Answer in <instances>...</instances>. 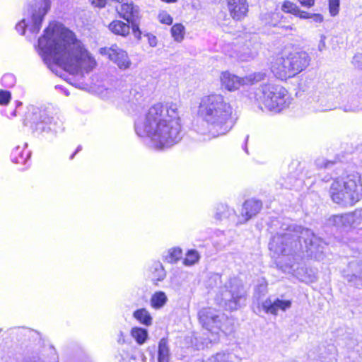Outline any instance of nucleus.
<instances>
[{
	"mask_svg": "<svg viewBox=\"0 0 362 362\" xmlns=\"http://www.w3.org/2000/svg\"><path fill=\"white\" fill-rule=\"evenodd\" d=\"M38 47L45 57L72 75L88 74L98 65L94 56L69 29L49 23L38 40Z\"/></svg>",
	"mask_w": 362,
	"mask_h": 362,
	"instance_id": "f257e3e1",
	"label": "nucleus"
},
{
	"mask_svg": "<svg viewBox=\"0 0 362 362\" xmlns=\"http://www.w3.org/2000/svg\"><path fill=\"white\" fill-rule=\"evenodd\" d=\"M181 122L176 103H156L147 110L142 121L135 124L138 135H148L160 146H172L180 139Z\"/></svg>",
	"mask_w": 362,
	"mask_h": 362,
	"instance_id": "f03ea898",
	"label": "nucleus"
},
{
	"mask_svg": "<svg viewBox=\"0 0 362 362\" xmlns=\"http://www.w3.org/2000/svg\"><path fill=\"white\" fill-rule=\"evenodd\" d=\"M198 114L216 136L229 132L238 119L232 105L220 93H213L203 96L198 107Z\"/></svg>",
	"mask_w": 362,
	"mask_h": 362,
	"instance_id": "7ed1b4c3",
	"label": "nucleus"
},
{
	"mask_svg": "<svg viewBox=\"0 0 362 362\" xmlns=\"http://www.w3.org/2000/svg\"><path fill=\"white\" fill-rule=\"evenodd\" d=\"M329 196L336 204L353 206L362 199V179L358 173L354 172L332 180Z\"/></svg>",
	"mask_w": 362,
	"mask_h": 362,
	"instance_id": "20e7f679",
	"label": "nucleus"
},
{
	"mask_svg": "<svg viewBox=\"0 0 362 362\" xmlns=\"http://www.w3.org/2000/svg\"><path fill=\"white\" fill-rule=\"evenodd\" d=\"M309 63L310 57L304 51L281 52L272 62L271 71L276 78L286 81L305 70Z\"/></svg>",
	"mask_w": 362,
	"mask_h": 362,
	"instance_id": "39448f33",
	"label": "nucleus"
},
{
	"mask_svg": "<svg viewBox=\"0 0 362 362\" xmlns=\"http://www.w3.org/2000/svg\"><path fill=\"white\" fill-rule=\"evenodd\" d=\"M197 319L202 327L214 336V342L219 340L221 334L227 335L234 329L231 317H221L215 309L210 307L202 308L197 313Z\"/></svg>",
	"mask_w": 362,
	"mask_h": 362,
	"instance_id": "423d86ee",
	"label": "nucleus"
},
{
	"mask_svg": "<svg viewBox=\"0 0 362 362\" xmlns=\"http://www.w3.org/2000/svg\"><path fill=\"white\" fill-rule=\"evenodd\" d=\"M260 103L270 111L279 112L286 103L287 90L282 86L265 83L262 86Z\"/></svg>",
	"mask_w": 362,
	"mask_h": 362,
	"instance_id": "0eeeda50",
	"label": "nucleus"
},
{
	"mask_svg": "<svg viewBox=\"0 0 362 362\" xmlns=\"http://www.w3.org/2000/svg\"><path fill=\"white\" fill-rule=\"evenodd\" d=\"M266 74L263 72H254L243 77L238 76L229 71H223L220 74L221 88L235 92L244 86H252L264 80Z\"/></svg>",
	"mask_w": 362,
	"mask_h": 362,
	"instance_id": "6e6552de",
	"label": "nucleus"
},
{
	"mask_svg": "<svg viewBox=\"0 0 362 362\" xmlns=\"http://www.w3.org/2000/svg\"><path fill=\"white\" fill-rule=\"evenodd\" d=\"M50 0H42V4L40 6H38L35 5L33 8L30 23L26 24L25 19H23L16 25L17 31L20 34L24 35L25 33L26 27L30 26V30L33 33H39L44 17L50 9Z\"/></svg>",
	"mask_w": 362,
	"mask_h": 362,
	"instance_id": "1a4fd4ad",
	"label": "nucleus"
},
{
	"mask_svg": "<svg viewBox=\"0 0 362 362\" xmlns=\"http://www.w3.org/2000/svg\"><path fill=\"white\" fill-rule=\"evenodd\" d=\"M100 53L102 55L106 56L121 69H128L131 65V62L127 52L119 48L117 44H113L110 47L100 48Z\"/></svg>",
	"mask_w": 362,
	"mask_h": 362,
	"instance_id": "9d476101",
	"label": "nucleus"
},
{
	"mask_svg": "<svg viewBox=\"0 0 362 362\" xmlns=\"http://www.w3.org/2000/svg\"><path fill=\"white\" fill-rule=\"evenodd\" d=\"M226 6L230 17L235 21H242L248 16V0H226Z\"/></svg>",
	"mask_w": 362,
	"mask_h": 362,
	"instance_id": "9b49d317",
	"label": "nucleus"
},
{
	"mask_svg": "<svg viewBox=\"0 0 362 362\" xmlns=\"http://www.w3.org/2000/svg\"><path fill=\"white\" fill-rule=\"evenodd\" d=\"M262 208L261 201L250 199L246 200L242 207L241 218L238 220L239 224H243L248 221L252 217L258 214Z\"/></svg>",
	"mask_w": 362,
	"mask_h": 362,
	"instance_id": "f8f14e48",
	"label": "nucleus"
},
{
	"mask_svg": "<svg viewBox=\"0 0 362 362\" xmlns=\"http://www.w3.org/2000/svg\"><path fill=\"white\" fill-rule=\"evenodd\" d=\"M292 302L290 300H280L276 298L273 302L266 299L262 304V308L265 313L277 315L279 310L286 311L291 307Z\"/></svg>",
	"mask_w": 362,
	"mask_h": 362,
	"instance_id": "ddd939ff",
	"label": "nucleus"
},
{
	"mask_svg": "<svg viewBox=\"0 0 362 362\" xmlns=\"http://www.w3.org/2000/svg\"><path fill=\"white\" fill-rule=\"evenodd\" d=\"M281 10L284 13L291 15L299 19L312 18L310 12L302 10L295 2L290 0H285L281 3Z\"/></svg>",
	"mask_w": 362,
	"mask_h": 362,
	"instance_id": "4468645a",
	"label": "nucleus"
},
{
	"mask_svg": "<svg viewBox=\"0 0 362 362\" xmlns=\"http://www.w3.org/2000/svg\"><path fill=\"white\" fill-rule=\"evenodd\" d=\"M275 21L272 23L274 28L281 30V34L284 36H288L293 35V33L296 31L293 23H291L288 17L281 13H276Z\"/></svg>",
	"mask_w": 362,
	"mask_h": 362,
	"instance_id": "2eb2a0df",
	"label": "nucleus"
},
{
	"mask_svg": "<svg viewBox=\"0 0 362 362\" xmlns=\"http://www.w3.org/2000/svg\"><path fill=\"white\" fill-rule=\"evenodd\" d=\"M116 11L118 16L121 18L126 20L128 23L133 21L138 12L136 6H135L132 1L122 3Z\"/></svg>",
	"mask_w": 362,
	"mask_h": 362,
	"instance_id": "dca6fc26",
	"label": "nucleus"
},
{
	"mask_svg": "<svg viewBox=\"0 0 362 362\" xmlns=\"http://www.w3.org/2000/svg\"><path fill=\"white\" fill-rule=\"evenodd\" d=\"M129 23L119 20H114L109 24L108 28L116 35L127 37L130 33Z\"/></svg>",
	"mask_w": 362,
	"mask_h": 362,
	"instance_id": "f3484780",
	"label": "nucleus"
},
{
	"mask_svg": "<svg viewBox=\"0 0 362 362\" xmlns=\"http://www.w3.org/2000/svg\"><path fill=\"white\" fill-rule=\"evenodd\" d=\"M150 276L154 284L158 285L159 281H162L166 276V272L163 264L156 262L150 267Z\"/></svg>",
	"mask_w": 362,
	"mask_h": 362,
	"instance_id": "a211bd4d",
	"label": "nucleus"
},
{
	"mask_svg": "<svg viewBox=\"0 0 362 362\" xmlns=\"http://www.w3.org/2000/svg\"><path fill=\"white\" fill-rule=\"evenodd\" d=\"M170 349L168 346V340L163 337L160 339L158 346V362H169Z\"/></svg>",
	"mask_w": 362,
	"mask_h": 362,
	"instance_id": "6ab92c4d",
	"label": "nucleus"
},
{
	"mask_svg": "<svg viewBox=\"0 0 362 362\" xmlns=\"http://www.w3.org/2000/svg\"><path fill=\"white\" fill-rule=\"evenodd\" d=\"M133 316L141 325L150 326L152 324V317L144 308L136 309L133 313Z\"/></svg>",
	"mask_w": 362,
	"mask_h": 362,
	"instance_id": "aec40b11",
	"label": "nucleus"
},
{
	"mask_svg": "<svg viewBox=\"0 0 362 362\" xmlns=\"http://www.w3.org/2000/svg\"><path fill=\"white\" fill-rule=\"evenodd\" d=\"M168 298L163 291H156L151 297L150 303L153 308L158 310L163 308L167 303Z\"/></svg>",
	"mask_w": 362,
	"mask_h": 362,
	"instance_id": "412c9836",
	"label": "nucleus"
},
{
	"mask_svg": "<svg viewBox=\"0 0 362 362\" xmlns=\"http://www.w3.org/2000/svg\"><path fill=\"white\" fill-rule=\"evenodd\" d=\"M131 335L138 344L141 345L147 340L148 332L146 329L134 327L131 330Z\"/></svg>",
	"mask_w": 362,
	"mask_h": 362,
	"instance_id": "4be33fe9",
	"label": "nucleus"
},
{
	"mask_svg": "<svg viewBox=\"0 0 362 362\" xmlns=\"http://www.w3.org/2000/svg\"><path fill=\"white\" fill-rule=\"evenodd\" d=\"M170 33L174 40L180 42L184 40L185 35V28L180 23H175L170 29Z\"/></svg>",
	"mask_w": 362,
	"mask_h": 362,
	"instance_id": "5701e85b",
	"label": "nucleus"
},
{
	"mask_svg": "<svg viewBox=\"0 0 362 362\" xmlns=\"http://www.w3.org/2000/svg\"><path fill=\"white\" fill-rule=\"evenodd\" d=\"M182 256V250L180 247H173L168 250L165 259L167 262L174 264L178 262Z\"/></svg>",
	"mask_w": 362,
	"mask_h": 362,
	"instance_id": "b1692460",
	"label": "nucleus"
},
{
	"mask_svg": "<svg viewBox=\"0 0 362 362\" xmlns=\"http://www.w3.org/2000/svg\"><path fill=\"white\" fill-rule=\"evenodd\" d=\"M202 362H233L228 353L223 351L217 352L209 358H207L206 361H203Z\"/></svg>",
	"mask_w": 362,
	"mask_h": 362,
	"instance_id": "393cba45",
	"label": "nucleus"
},
{
	"mask_svg": "<svg viewBox=\"0 0 362 362\" xmlns=\"http://www.w3.org/2000/svg\"><path fill=\"white\" fill-rule=\"evenodd\" d=\"M199 255L195 250H189L187 252L183 260V264L186 266H191L199 261Z\"/></svg>",
	"mask_w": 362,
	"mask_h": 362,
	"instance_id": "a878e982",
	"label": "nucleus"
},
{
	"mask_svg": "<svg viewBox=\"0 0 362 362\" xmlns=\"http://www.w3.org/2000/svg\"><path fill=\"white\" fill-rule=\"evenodd\" d=\"M11 156L12 161L15 163L23 164L26 160L25 156H24L23 151L19 147L12 151Z\"/></svg>",
	"mask_w": 362,
	"mask_h": 362,
	"instance_id": "bb28decb",
	"label": "nucleus"
},
{
	"mask_svg": "<svg viewBox=\"0 0 362 362\" xmlns=\"http://www.w3.org/2000/svg\"><path fill=\"white\" fill-rule=\"evenodd\" d=\"M340 8V0H328L329 12L332 16L339 14Z\"/></svg>",
	"mask_w": 362,
	"mask_h": 362,
	"instance_id": "cd10ccee",
	"label": "nucleus"
},
{
	"mask_svg": "<svg viewBox=\"0 0 362 362\" xmlns=\"http://www.w3.org/2000/svg\"><path fill=\"white\" fill-rule=\"evenodd\" d=\"M1 85L4 87L11 88L15 85L16 79L11 74H4L1 79Z\"/></svg>",
	"mask_w": 362,
	"mask_h": 362,
	"instance_id": "c85d7f7f",
	"label": "nucleus"
},
{
	"mask_svg": "<svg viewBox=\"0 0 362 362\" xmlns=\"http://www.w3.org/2000/svg\"><path fill=\"white\" fill-rule=\"evenodd\" d=\"M158 18L160 23L167 25H170L173 21V17L166 11L159 13Z\"/></svg>",
	"mask_w": 362,
	"mask_h": 362,
	"instance_id": "c756f323",
	"label": "nucleus"
},
{
	"mask_svg": "<svg viewBox=\"0 0 362 362\" xmlns=\"http://www.w3.org/2000/svg\"><path fill=\"white\" fill-rule=\"evenodd\" d=\"M11 100V93L8 90H0V105L6 106Z\"/></svg>",
	"mask_w": 362,
	"mask_h": 362,
	"instance_id": "7c9ffc66",
	"label": "nucleus"
},
{
	"mask_svg": "<svg viewBox=\"0 0 362 362\" xmlns=\"http://www.w3.org/2000/svg\"><path fill=\"white\" fill-rule=\"evenodd\" d=\"M299 4L304 8H310L315 5L316 0H297Z\"/></svg>",
	"mask_w": 362,
	"mask_h": 362,
	"instance_id": "2f4dec72",
	"label": "nucleus"
},
{
	"mask_svg": "<svg viewBox=\"0 0 362 362\" xmlns=\"http://www.w3.org/2000/svg\"><path fill=\"white\" fill-rule=\"evenodd\" d=\"M92 6L98 8H104L107 4V0H88Z\"/></svg>",
	"mask_w": 362,
	"mask_h": 362,
	"instance_id": "473e14b6",
	"label": "nucleus"
},
{
	"mask_svg": "<svg viewBox=\"0 0 362 362\" xmlns=\"http://www.w3.org/2000/svg\"><path fill=\"white\" fill-rule=\"evenodd\" d=\"M132 24H131V26H130V28H132V30L133 31V33H134L135 35L136 36H140L141 34V32L139 29V25L138 23H134L133 21L132 22H130Z\"/></svg>",
	"mask_w": 362,
	"mask_h": 362,
	"instance_id": "72a5a7b5",
	"label": "nucleus"
},
{
	"mask_svg": "<svg viewBox=\"0 0 362 362\" xmlns=\"http://www.w3.org/2000/svg\"><path fill=\"white\" fill-rule=\"evenodd\" d=\"M148 42L150 46L151 47H156L157 45V38L155 35L152 34H147L146 35Z\"/></svg>",
	"mask_w": 362,
	"mask_h": 362,
	"instance_id": "f704fd0d",
	"label": "nucleus"
},
{
	"mask_svg": "<svg viewBox=\"0 0 362 362\" xmlns=\"http://www.w3.org/2000/svg\"><path fill=\"white\" fill-rule=\"evenodd\" d=\"M312 18H314L315 21L319 22L323 21V16L320 13H311Z\"/></svg>",
	"mask_w": 362,
	"mask_h": 362,
	"instance_id": "c9c22d12",
	"label": "nucleus"
},
{
	"mask_svg": "<svg viewBox=\"0 0 362 362\" xmlns=\"http://www.w3.org/2000/svg\"><path fill=\"white\" fill-rule=\"evenodd\" d=\"M344 218V215L343 214H339V215H334L333 216V219L335 222L338 221H341Z\"/></svg>",
	"mask_w": 362,
	"mask_h": 362,
	"instance_id": "e433bc0d",
	"label": "nucleus"
},
{
	"mask_svg": "<svg viewBox=\"0 0 362 362\" xmlns=\"http://www.w3.org/2000/svg\"><path fill=\"white\" fill-rule=\"evenodd\" d=\"M163 2L167 3V4H171V3H175L177 1V0H160Z\"/></svg>",
	"mask_w": 362,
	"mask_h": 362,
	"instance_id": "4c0bfd02",
	"label": "nucleus"
},
{
	"mask_svg": "<svg viewBox=\"0 0 362 362\" xmlns=\"http://www.w3.org/2000/svg\"><path fill=\"white\" fill-rule=\"evenodd\" d=\"M76 152H77V150L71 156V158H73V157L76 153Z\"/></svg>",
	"mask_w": 362,
	"mask_h": 362,
	"instance_id": "58836bf2",
	"label": "nucleus"
}]
</instances>
